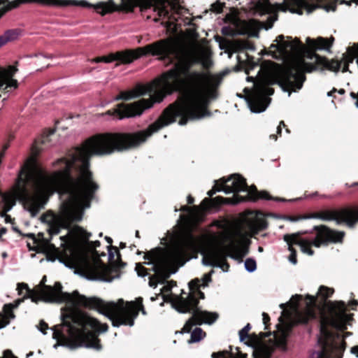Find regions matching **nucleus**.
Segmentation results:
<instances>
[{
    "label": "nucleus",
    "mask_w": 358,
    "mask_h": 358,
    "mask_svg": "<svg viewBox=\"0 0 358 358\" xmlns=\"http://www.w3.org/2000/svg\"><path fill=\"white\" fill-rule=\"evenodd\" d=\"M52 166L57 169L48 173L38 169L36 159L31 158L22 167L15 183L16 196L32 217L55 192L64 197L57 220L48 225L51 236L59 234L61 229H69L73 223L80 222L84 208L90 206L99 189L87 159L69 151L55 161Z\"/></svg>",
    "instance_id": "nucleus-2"
},
{
    "label": "nucleus",
    "mask_w": 358,
    "mask_h": 358,
    "mask_svg": "<svg viewBox=\"0 0 358 358\" xmlns=\"http://www.w3.org/2000/svg\"><path fill=\"white\" fill-rule=\"evenodd\" d=\"M229 181L231 182V185H230L231 187H229V186H227L224 188L223 187L222 188H217V185H215L213 187V188L207 192V194L210 197H212L216 192H220V191H224L226 194L238 193V192L239 190L243 189V187H244V185L245 186L246 185L245 182L242 179L238 178V179L233 180L232 176L231 177H229ZM210 199H213V198H210Z\"/></svg>",
    "instance_id": "nucleus-21"
},
{
    "label": "nucleus",
    "mask_w": 358,
    "mask_h": 358,
    "mask_svg": "<svg viewBox=\"0 0 358 358\" xmlns=\"http://www.w3.org/2000/svg\"><path fill=\"white\" fill-rule=\"evenodd\" d=\"M201 280L194 278L189 282L190 290L187 297L180 296L175 303V308L180 313H190L192 310H201L199 307V299H205V294L200 290Z\"/></svg>",
    "instance_id": "nucleus-15"
},
{
    "label": "nucleus",
    "mask_w": 358,
    "mask_h": 358,
    "mask_svg": "<svg viewBox=\"0 0 358 358\" xmlns=\"http://www.w3.org/2000/svg\"><path fill=\"white\" fill-rule=\"evenodd\" d=\"M46 287H51L50 285H44L40 290L29 289L27 284L22 282L17 284L18 294L21 295L24 290L26 291L24 298L31 299L33 302L37 303L39 300L45 302L57 303L55 301L48 300V292L45 291Z\"/></svg>",
    "instance_id": "nucleus-19"
},
{
    "label": "nucleus",
    "mask_w": 358,
    "mask_h": 358,
    "mask_svg": "<svg viewBox=\"0 0 358 358\" xmlns=\"http://www.w3.org/2000/svg\"><path fill=\"white\" fill-rule=\"evenodd\" d=\"M159 283L155 275H150L149 278V285L152 287L155 288L157 284Z\"/></svg>",
    "instance_id": "nucleus-48"
},
{
    "label": "nucleus",
    "mask_w": 358,
    "mask_h": 358,
    "mask_svg": "<svg viewBox=\"0 0 358 358\" xmlns=\"http://www.w3.org/2000/svg\"><path fill=\"white\" fill-rule=\"evenodd\" d=\"M229 178L227 179H225L224 178H221L219 181H215V184L217 185V188H224L227 186L230 187L231 182L229 181Z\"/></svg>",
    "instance_id": "nucleus-44"
},
{
    "label": "nucleus",
    "mask_w": 358,
    "mask_h": 358,
    "mask_svg": "<svg viewBox=\"0 0 358 358\" xmlns=\"http://www.w3.org/2000/svg\"><path fill=\"white\" fill-rule=\"evenodd\" d=\"M342 61L337 59H331L329 61L326 57H319L317 65H319L318 70L328 69L331 71H339L341 66Z\"/></svg>",
    "instance_id": "nucleus-23"
},
{
    "label": "nucleus",
    "mask_w": 358,
    "mask_h": 358,
    "mask_svg": "<svg viewBox=\"0 0 358 358\" xmlns=\"http://www.w3.org/2000/svg\"><path fill=\"white\" fill-rule=\"evenodd\" d=\"M57 218L58 214H55L51 210L47 211L46 213H43L41 217L42 222L45 223L48 225L57 220Z\"/></svg>",
    "instance_id": "nucleus-31"
},
{
    "label": "nucleus",
    "mask_w": 358,
    "mask_h": 358,
    "mask_svg": "<svg viewBox=\"0 0 358 358\" xmlns=\"http://www.w3.org/2000/svg\"><path fill=\"white\" fill-rule=\"evenodd\" d=\"M262 317H263V322H264V324L265 326L264 329L266 330H268L269 329V326L271 324V323H270V320H271L270 316L266 313H262Z\"/></svg>",
    "instance_id": "nucleus-47"
},
{
    "label": "nucleus",
    "mask_w": 358,
    "mask_h": 358,
    "mask_svg": "<svg viewBox=\"0 0 358 358\" xmlns=\"http://www.w3.org/2000/svg\"><path fill=\"white\" fill-rule=\"evenodd\" d=\"M236 235L238 238H231L229 244L224 247V250L227 256L241 262L249 252L251 241L248 234L241 231H238Z\"/></svg>",
    "instance_id": "nucleus-16"
},
{
    "label": "nucleus",
    "mask_w": 358,
    "mask_h": 358,
    "mask_svg": "<svg viewBox=\"0 0 358 358\" xmlns=\"http://www.w3.org/2000/svg\"><path fill=\"white\" fill-rule=\"evenodd\" d=\"M334 289L333 288H331V287H326L324 285H321L319 288V293H320V295L323 301V302L324 303V307L327 310V312L328 313V315L326 316V315H323L320 320V324H322V321L324 320V319H326V318H329L331 316H330V314H329V309H328V303L329 302H343V301H327V299L329 297H331L332 296V294H334ZM344 303H345L344 301H343ZM345 305V307H346V310H345V314L348 315L346 313V312L348 311V308H347V306H346V304ZM350 315H352V317L347 321L349 322L350 320H352V314H350ZM321 328V327H320V329Z\"/></svg>",
    "instance_id": "nucleus-22"
},
{
    "label": "nucleus",
    "mask_w": 358,
    "mask_h": 358,
    "mask_svg": "<svg viewBox=\"0 0 358 358\" xmlns=\"http://www.w3.org/2000/svg\"><path fill=\"white\" fill-rule=\"evenodd\" d=\"M313 231L315 232V237L313 240L301 237L302 235L308 233L306 231L286 234L283 236V240L285 242L292 240L294 245L300 246L302 252L312 256L315 253L311 248L312 246L320 248L322 245H328L329 243H343L345 235L344 231L332 229L324 224L314 226Z\"/></svg>",
    "instance_id": "nucleus-10"
},
{
    "label": "nucleus",
    "mask_w": 358,
    "mask_h": 358,
    "mask_svg": "<svg viewBox=\"0 0 358 358\" xmlns=\"http://www.w3.org/2000/svg\"><path fill=\"white\" fill-rule=\"evenodd\" d=\"M203 200L201 201L200 206H193L189 207L188 206H182L180 210L185 213H192L196 216L200 215L203 211H207L210 209H219L220 208H213L211 203L203 204Z\"/></svg>",
    "instance_id": "nucleus-24"
},
{
    "label": "nucleus",
    "mask_w": 358,
    "mask_h": 358,
    "mask_svg": "<svg viewBox=\"0 0 358 358\" xmlns=\"http://www.w3.org/2000/svg\"><path fill=\"white\" fill-rule=\"evenodd\" d=\"M87 278L90 280H99L111 282L114 275L118 276L119 270L116 267H109L101 261L93 264H88L84 268Z\"/></svg>",
    "instance_id": "nucleus-17"
},
{
    "label": "nucleus",
    "mask_w": 358,
    "mask_h": 358,
    "mask_svg": "<svg viewBox=\"0 0 358 358\" xmlns=\"http://www.w3.org/2000/svg\"><path fill=\"white\" fill-rule=\"evenodd\" d=\"M172 285H166L162 288V292H169L171 291Z\"/></svg>",
    "instance_id": "nucleus-55"
},
{
    "label": "nucleus",
    "mask_w": 358,
    "mask_h": 358,
    "mask_svg": "<svg viewBox=\"0 0 358 358\" xmlns=\"http://www.w3.org/2000/svg\"><path fill=\"white\" fill-rule=\"evenodd\" d=\"M57 257L54 253H48L47 255V259L49 261L54 262L56 259Z\"/></svg>",
    "instance_id": "nucleus-57"
},
{
    "label": "nucleus",
    "mask_w": 358,
    "mask_h": 358,
    "mask_svg": "<svg viewBox=\"0 0 358 358\" xmlns=\"http://www.w3.org/2000/svg\"><path fill=\"white\" fill-rule=\"evenodd\" d=\"M120 6H117L113 0H108L106 2L101 1L96 4H92L85 0H14L10 2L9 0H0V5L3 3L4 6L0 8V18L8 11L19 7L22 3H40L46 6H76L85 8H94L97 13L101 15H105L107 13H111L114 11L123 10L127 13V0H121Z\"/></svg>",
    "instance_id": "nucleus-9"
},
{
    "label": "nucleus",
    "mask_w": 358,
    "mask_h": 358,
    "mask_svg": "<svg viewBox=\"0 0 358 358\" xmlns=\"http://www.w3.org/2000/svg\"><path fill=\"white\" fill-rule=\"evenodd\" d=\"M313 41L315 39L307 38L308 48L304 50L303 57H297L286 65L279 72L277 81L265 77L255 83L253 90L244 89L245 99L252 112L261 113L266 110L271 101L266 96L274 93V89L271 85L277 83L284 91L295 92L302 87L306 73L318 70L319 57H322L316 53V50L320 49L312 45Z\"/></svg>",
    "instance_id": "nucleus-3"
},
{
    "label": "nucleus",
    "mask_w": 358,
    "mask_h": 358,
    "mask_svg": "<svg viewBox=\"0 0 358 358\" xmlns=\"http://www.w3.org/2000/svg\"><path fill=\"white\" fill-rule=\"evenodd\" d=\"M328 309L331 317L322 321L320 329L318 343L322 349L313 353L310 358H343L346 348L345 337L341 333L331 331L329 327L344 331L347 329V321L352 315L345 314L343 302H329Z\"/></svg>",
    "instance_id": "nucleus-6"
},
{
    "label": "nucleus",
    "mask_w": 358,
    "mask_h": 358,
    "mask_svg": "<svg viewBox=\"0 0 358 358\" xmlns=\"http://www.w3.org/2000/svg\"><path fill=\"white\" fill-rule=\"evenodd\" d=\"M206 336V332L203 331L201 328H195L192 334L191 338L189 341V343H196L200 341Z\"/></svg>",
    "instance_id": "nucleus-32"
},
{
    "label": "nucleus",
    "mask_w": 358,
    "mask_h": 358,
    "mask_svg": "<svg viewBox=\"0 0 358 358\" xmlns=\"http://www.w3.org/2000/svg\"><path fill=\"white\" fill-rule=\"evenodd\" d=\"M275 41L279 43L280 53H287L289 49L293 48L292 41H285L283 35H279Z\"/></svg>",
    "instance_id": "nucleus-29"
},
{
    "label": "nucleus",
    "mask_w": 358,
    "mask_h": 358,
    "mask_svg": "<svg viewBox=\"0 0 358 358\" xmlns=\"http://www.w3.org/2000/svg\"><path fill=\"white\" fill-rule=\"evenodd\" d=\"M190 313L192 315L185 322L181 330L182 334L191 332L194 325H201L203 323L211 324L218 317V315L216 313H210L207 310H192Z\"/></svg>",
    "instance_id": "nucleus-18"
},
{
    "label": "nucleus",
    "mask_w": 358,
    "mask_h": 358,
    "mask_svg": "<svg viewBox=\"0 0 358 358\" xmlns=\"http://www.w3.org/2000/svg\"><path fill=\"white\" fill-rule=\"evenodd\" d=\"M177 50V44L172 37L159 39L143 47L136 49H127L110 53L106 56L97 57L92 60V62L110 63L114 61L120 64H130L143 56H159L160 59L170 58Z\"/></svg>",
    "instance_id": "nucleus-7"
},
{
    "label": "nucleus",
    "mask_w": 358,
    "mask_h": 358,
    "mask_svg": "<svg viewBox=\"0 0 358 358\" xmlns=\"http://www.w3.org/2000/svg\"><path fill=\"white\" fill-rule=\"evenodd\" d=\"M245 269L249 272H253L257 268L256 261L252 258H248L245 261Z\"/></svg>",
    "instance_id": "nucleus-38"
},
{
    "label": "nucleus",
    "mask_w": 358,
    "mask_h": 358,
    "mask_svg": "<svg viewBox=\"0 0 358 358\" xmlns=\"http://www.w3.org/2000/svg\"><path fill=\"white\" fill-rule=\"evenodd\" d=\"M213 272V271H212L211 272L203 275L202 278L203 283L201 285V286H203V287L208 286V283L212 280L211 273Z\"/></svg>",
    "instance_id": "nucleus-45"
},
{
    "label": "nucleus",
    "mask_w": 358,
    "mask_h": 358,
    "mask_svg": "<svg viewBox=\"0 0 358 358\" xmlns=\"http://www.w3.org/2000/svg\"><path fill=\"white\" fill-rule=\"evenodd\" d=\"M187 201L188 204H192L194 202V199L192 195H188L187 198Z\"/></svg>",
    "instance_id": "nucleus-60"
},
{
    "label": "nucleus",
    "mask_w": 358,
    "mask_h": 358,
    "mask_svg": "<svg viewBox=\"0 0 358 358\" xmlns=\"http://www.w3.org/2000/svg\"><path fill=\"white\" fill-rule=\"evenodd\" d=\"M288 246V250L290 252V255L288 257L289 261L293 264H297V252L296 250L294 248V243H292V240H289V242H286Z\"/></svg>",
    "instance_id": "nucleus-33"
},
{
    "label": "nucleus",
    "mask_w": 358,
    "mask_h": 358,
    "mask_svg": "<svg viewBox=\"0 0 358 358\" xmlns=\"http://www.w3.org/2000/svg\"><path fill=\"white\" fill-rule=\"evenodd\" d=\"M242 179L245 183V186L243 187V189H241L238 192H248L247 195L245 196H242L237 193L234 195L232 198H224L221 196H218L214 197L213 199H203V204H209L211 203L213 208H220L222 205L228 204V205H236L241 202L251 201H257V194L259 191H258L257 187L254 185L251 186H248L246 180L239 174H234L232 175V179Z\"/></svg>",
    "instance_id": "nucleus-14"
},
{
    "label": "nucleus",
    "mask_w": 358,
    "mask_h": 358,
    "mask_svg": "<svg viewBox=\"0 0 358 358\" xmlns=\"http://www.w3.org/2000/svg\"><path fill=\"white\" fill-rule=\"evenodd\" d=\"M309 302L303 310H296L293 315L292 310H283L278 318L279 323L276 324L277 331H273L274 338L280 344L285 345L286 339L292 329L297 325L308 324L317 318L316 297L307 295Z\"/></svg>",
    "instance_id": "nucleus-11"
},
{
    "label": "nucleus",
    "mask_w": 358,
    "mask_h": 358,
    "mask_svg": "<svg viewBox=\"0 0 358 358\" xmlns=\"http://www.w3.org/2000/svg\"><path fill=\"white\" fill-rule=\"evenodd\" d=\"M138 275L141 277L146 276L148 273V268L143 266L141 263H137L135 268Z\"/></svg>",
    "instance_id": "nucleus-42"
},
{
    "label": "nucleus",
    "mask_w": 358,
    "mask_h": 358,
    "mask_svg": "<svg viewBox=\"0 0 358 358\" xmlns=\"http://www.w3.org/2000/svg\"><path fill=\"white\" fill-rule=\"evenodd\" d=\"M0 358H17L13 355L10 350H6L3 352V356Z\"/></svg>",
    "instance_id": "nucleus-51"
},
{
    "label": "nucleus",
    "mask_w": 358,
    "mask_h": 358,
    "mask_svg": "<svg viewBox=\"0 0 358 358\" xmlns=\"http://www.w3.org/2000/svg\"><path fill=\"white\" fill-rule=\"evenodd\" d=\"M247 338L248 339V342L247 343L248 345H254L260 343L259 336L255 333L251 334Z\"/></svg>",
    "instance_id": "nucleus-43"
},
{
    "label": "nucleus",
    "mask_w": 358,
    "mask_h": 358,
    "mask_svg": "<svg viewBox=\"0 0 358 358\" xmlns=\"http://www.w3.org/2000/svg\"><path fill=\"white\" fill-rule=\"evenodd\" d=\"M220 250H211L207 254H206L203 257V263L207 266H215V265H218L216 263L217 259L220 258Z\"/></svg>",
    "instance_id": "nucleus-27"
},
{
    "label": "nucleus",
    "mask_w": 358,
    "mask_h": 358,
    "mask_svg": "<svg viewBox=\"0 0 358 358\" xmlns=\"http://www.w3.org/2000/svg\"><path fill=\"white\" fill-rule=\"evenodd\" d=\"M357 57L358 59V43L356 46L348 48L347 52L343 55V58L341 61L345 64H351Z\"/></svg>",
    "instance_id": "nucleus-28"
},
{
    "label": "nucleus",
    "mask_w": 358,
    "mask_h": 358,
    "mask_svg": "<svg viewBox=\"0 0 358 358\" xmlns=\"http://www.w3.org/2000/svg\"><path fill=\"white\" fill-rule=\"evenodd\" d=\"M87 245H88V247L94 250L97 247H99L101 245V243L99 241H89V242L87 243Z\"/></svg>",
    "instance_id": "nucleus-52"
},
{
    "label": "nucleus",
    "mask_w": 358,
    "mask_h": 358,
    "mask_svg": "<svg viewBox=\"0 0 358 358\" xmlns=\"http://www.w3.org/2000/svg\"><path fill=\"white\" fill-rule=\"evenodd\" d=\"M213 358H247L246 354L238 352V355L235 357L234 354L228 351H222L218 352H213L212 355Z\"/></svg>",
    "instance_id": "nucleus-30"
},
{
    "label": "nucleus",
    "mask_w": 358,
    "mask_h": 358,
    "mask_svg": "<svg viewBox=\"0 0 358 358\" xmlns=\"http://www.w3.org/2000/svg\"><path fill=\"white\" fill-rule=\"evenodd\" d=\"M19 34L17 29H9L4 33V38L7 40V42L15 40Z\"/></svg>",
    "instance_id": "nucleus-39"
},
{
    "label": "nucleus",
    "mask_w": 358,
    "mask_h": 358,
    "mask_svg": "<svg viewBox=\"0 0 358 358\" xmlns=\"http://www.w3.org/2000/svg\"><path fill=\"white\" fill-rule=\"evenodd\" d=\"M270 48L271 49H275V50H277L279 52H280V46H279V43L277 42V44H272L271 46H270Z\"/></svg>",
    "instance_id": "nucleus-63"
},
{
    "label": "nucleus",
    "mask_w": 358,
    "mask_h": 358,
    "mask_svg": "<svg viewBox=\"0 0 358 358\" xmlns=\"http://www.w3.org/2000/svg\"><path fill=\"white\" fill-rule=\"evenodd\" d=\"M349 65L348 64H345V63H343V69H342V72L343 73H345V72H350V70H349Z\"/></svg>",
    "instance_id": "nucleus-59"
},
{
    "label": "nucleus",
    "mask_w": 358,
    "mask_h": 358,
    "mask_svg": "<svg viewBox=\"0 0 358 358\" xmlns=\"http://www.w3.org/2000/svg\"><path fill=\"white\" fill-rule=\"evenodd\" d=\"M10 320L6 315L0 313V329L5 327L9 324Z\"/></svg>",
    "instance_id": "nucleus-46"
},
{
    "label": "nucleus",
    "mask_w": 358,
    "mask_h": 358,
    "mask_svg": "<svg viewBox=\"0 0 358 358\" xmlns=\"http://www.w3.org/2000/svg\"><path fill=\"white\" fill-rule=\"evenodd\" d=\"M0 215H1V217H5V222H6V223H8V222H10V223H13V222L14 221V219H13V218L10 217V215H8V214H7V213H6V215H3V211H1V212L0 213Z\"/></svg>",
    "instance_id": "nucleus-54"
},
{
    "label": "nucleus",
    "mask_w": 358,
    "mask_h": 358,
    "mask_svg": "<svg viewBox=\"0 0 358 358\" xmlns=\"http://www.w3.org/2000/svg\"><path fill=\"white\" fill-rule=\"evenodd\" d=\"M222 34L229 36H234L235 35V32L233 29L229 27H223L222 29Z\"/></svg>",
    "instance_id": "nucleus-49"
},
{
    "label": "nucleus",
    "mask_w": 358,
    "mask_h": 358,
    "mask_svg": "<svg viewBox=\"0 0 358 358\" xmlns=\"http://www.w3.org/2000/svg\"><path fill=\"white\" fill-rule=\"evenodd\" d=\"M27 236L31 238L34 241V243H37L38 240L36 239V238L34 234H29L27 235Z\"/></svg>",
    "instance_id": "nucleus-64"
},
{
    "label": "nucleus",
    "mask_w": 358,
    "mask_h": 358,
    "mask_svg": "<svg viewBox=\"0 0 358 358\" xmlns=\"http://www.w3.org/2000/svg\"><path fill=\"white\" fill-rule=\"evenodd\" d=\"M71 322L80 329L77 330L73 339L76 347H85L99 350L102 348L98 336L108 330L106 323H101L97 319L83 311L68 316Z\"/></svg>",
    "instance_id": "nucleus-8"
},
{
    "label": "nucleus",
    "mask_w": 358,
    "mask_h": 358,
    "mask_svg": "<svg viewBox=\"0 0 358 358\" xmlns=\"http://www.w3.org/2000/svg\"><path fill=\"white\" fill-rule=\"evenodd\" d=\"M304 219H319L325 222L334 221L336 224H345L353 229L358 223V206H348L340 208H324L303 215H289L287 220L297 222Z\"/></svg>",
    "instance_id": "nucleus-12"
},
{
    "label": "nucleus",
    "mask_w": 358,
    "mask_h": 358,
    "mask_svg": "<svg viewBox=\"0 0 358 358\" xmlns=\"http://www.w3.org/2000/svg\"><path fill=\"white\" fill-rule=\"evenodd\" d=\"M169 62L172 67L146 85H139L131 91H122L115 100H130L148 93L152 94L149 99H141L131 103H120L106 112L118 120L141 116L145 110L150 108L155 103L176 92L180 96L169 104L157 120L146 129L136 132H108L95 134L86 139L80 146L70 151L90 162L92 156L110 155L138 148L162 128L176 121L185 125L189 120H200L210 116L208 110L210 99L217 96V84L212 82V76L203 71L193 70L199 61L196 56L187 51L172 55Z\"/></svg>",
    "instance_id": "nucleus-1"
},
{
    "label": "nucleus",
    "mask_w": 358,
    "mask_h": 358,
    "mask_svg": "<svg viewBox=\"0 0 358 358\" xmlns=\"http://www.w3.org/2000/svg\"><path fill=\"white\" fill-rule=\"evenodd\" d=\"M7 43H8L7 40L6 39V38H4V35L1 36H0V48H1L3 45L6 44Z\"/></svg>",
    "instance_id": "nucleus-58"
},
{
    "label": "nucleus",
    "mask_w": 358,
    "mask_h": 358,
    "mask_svg": "<svg viewBox=\"0 0 358 358\" xmlns=\"http://www.w3.org/2000/svg\"><path fill=\"white\" fill-rule=\"evenodd\" d=\"M271 334L274 335V333L271 332V331H268L267 332H260L258 334L260 338V343L262 341V340L265 339L267 337H269Z\"/></svg>",
    "instance_id": "nucleus-53"
},
{
    "label": "nucleus",
    "mask_w": 358,
    "mask_h": 358,
    "mask_svg": "<svg viewBox=\"0 0 358 358\" xmlns=\"http://www.w3.org/2000/svg\"><path fill=\"white\" fill-rule=\"evenodd\" d=\"M71 234L77 238L83 244L87 245L91 237V233L78 225H75L71 229Z\"/></svg>",
    "instance_id": "nucleus-25"
},
{
    "label": "nucleus",
    "mask_w": 358,
    "mask_h": 358,
    "mask_svg": "<svg viewBox=\"0 0 358 358\" xmlns=\"http://www.w3.org/2000/svg\"><path fill=\"white\" fill-rule=\"evenodd\" d=\"M7 232V229L6 227H1L0 229V239H1L3 235L6 234Z\"/></svg>",
    "instance_id": "nucleus-62"
},
{
    "label": "nucleus",
    "mask_w": 358,
    "mask_h": 358,
    "mask_svg": "<svg viewBox=\"0 0 358 358\" xmlns=\"http://www.w3.org/2000/svg\"><path fill=\"white\" fill-rule=\"evenodd\" d=\"M224 3L217 1L211 4L210 10L215 13H221L223 11Z\"/></svg>",
    "instance_id": "nucleus-41"
},
{
    "label": "nucleus",
    "mask_w": 358,
    "mask_h": 358,
    "mask_svg": "<svg viewBox=\"0 0 358 358\" xmlns=\"http://www.w3.org/2000/svg\"><path fill=\"white\" fill-rule=\"evenodd\" d=\"M13 308L14 305L13 303H6L3 306V315H6L8 317V320L10 318H13L15 317V315L13 313Z\"/></svg>",
    "instance_id": "nucleus-37"
},
{
    "label": "nucleus",
    "mask_w": 358,
    "mask_h": 358,
    "mask_svg": "<svg viewBox=\"0 0 358 358\" xmlns=\"http://www.w3.org/2000/svg\"><path fill=\"white\" fill-rule=\"evenodd\" d=\"M38 329L43 334H45L46 330L48 329V325L45 321L41 320Z\"/></svg>",
    "instance_id": "nucleus-50"
},
{
    "label": "nucleus",
    "mask_w": 358,
    "mask_h": 358,
    "mask_svg": "<svg viewBox=\"0 0 358 358\" xmlns=\"http://www.w3.org/2000/svg\"><path fill=\"white\" fill-rule=\"evenodd\" d=\"M351 352L356 355L358 357V345L354 346L351 348Z\"/></svg>",
    "instance_id": "nucleus-61"
},
{
    "label": "nucleus",
    "mask_w": 358,
    "mask_h": 358,
    "mask_svg": "<svg viewBox=\"0 0 358 358\" xmlns=\"http://www.w3.org/2000/svg\"><path fill=\"white\" fill-rule=\"evenodd\" d=\"M216 263L218 265H215V267L221 268L224 271H228L229 268V264L226 259V256L220 251V258L217 259Z\"/></svg>",
    "instance_id": "nucleus-34"
},
{
    "label": "nucleus",
    "mask_w": 358,
    "mask_h": 358,
    "mask_svg": "<svg viewBox=\"0 0 358 358\" xmlns=\"http://www.w3.org/2000/svg\"><path fill=\"white\" fill-rule=\"evenodd\" d=\"M203 238L196 236L191 230L184 231L177 245L170 251L164 252L160 248L151 250L145 254L143 258L148 260L147 264H152L151 271L155 272L160 284H165L170 277V268L173 266H183L185 257L189 253L197 255L203 247ZM174 269L171 273H175Z\"/></svg>",
    "instance_id": "nucleus-5"
},
{
    "label": "nucleus",
    "mask_w": 358,
    "mask_h": 358,
    "mask_svg": "<svg viewBox=\"0 0 358 358\" xmlns=\"http://www.w3.org/2000/svg\"><path fill=\"white\" fill-rule=\"evenodd\" d=\"M17 71V68L13 65H10L7 68L0 67V90L9 91L8 88L16 89L17 87V81L13 79V76Z\"/></svg>",
    "instance_id": "nucleus-20"
},
{
    "label": "nucleus",
    "mask_w": 358,
    "mask_h": 358,
    "mask_svg": "<svg viewBox=\"0 0 358 358\" xmlns=\"http://www.w3.org/2000/svg\"><path fill=\"white\" fill-rule=\"evenodd\" d=\"M351 0H325L323 5L313 2V0H284L283 4H280L279 7L282 11L289 10L292 13L302 15L303 10L308 13H312L316 8H323L327 11H336L337 4H345L350 6Z\"/></svg>",
    "instance_id": "nucleus-13"
},
{
    "label": "nucleus",
    "mask_w": 358,
    "mask_h": 358,
    "mask_svg": "<svg viewBox=\"0 0 358 358\" xmlns=\"http://www.w3.org/2000/svg\"><path fill=\"white\" fill-rule=\"evenodd\" d=\"M257 200L259 199H264V200H274L277 201H285L284 199L273 197L267 191H259V194L257 196Z\"/></svg>",
    "instance_id": "nucleus-36"
},
{
    "label": "nucleus",
    "mask_w": 358,
    "mask_h": 358,
    "mask_svg": "<svg viewBox=\"0 0 358 358\" xmlns=\"http://www.w3.org/2000/svg\"><path fill=\"white\" fill-rule=\"evenodd\" d=\"M334 42V37L331 36L329 38L322 36L317 37L315 41H312V45H315L316 48L329 50Z\"/></svg>",
    "instance_id": "nucleus-26"
},
{
    "label": "nucleus",
    "mask_w": 358,
    "mask_h": 358,
    "mask_svg": "<svg viewBox=\"0 0 358 358\" xmlns=\"http://www.w3.org/2000/svg\"><path fill=\"white\" fill-rule=\"evenodd\" d=\"M48 300L57 303H66L89 310H95L106 315L115 327L122 325L132 327L134 320L141 312L143 315L148 313L143 305V298L138 296L134 301H127L124 306L120 307L114 302H106L96 296L87 297L75 290L71 294L62 292V285L56 282L53 287H46Z\"/></svg>",
    "instance_id": "nucleus-4"
},
{
    "label": "nucleus",
    "mask_w": 358,
    "mask_h": 358,
    "mask_svg": "<svg viewBox=\"0 0 358 358\" xmlns=\"http://www.w3.org/2000/svg\"><path fill=\"white\" fill-rule=\"evenodd\" d=\"M108 257H109L110 260H113L114 259L115 253H116L117 256V259L120 262V266H124V265H126L125 263H124L121 261V255H120V252L118 248L116 246L109 245V246H108Z\"/></svg>",
    "instance_id": "nucleus-35"
},
{
    "label": "nucleus",
    "mask_w": 358,
    "mask_h": 358,
    "mask_svg": "<svg viewBox=\"0 0 358 358\" xmlns=\"http://www.w3.org/2000/svg\"><path fill=\"white\" fill-rule=\"evenodd\" d=\"M251 329V325L250 323H248L240 331L239 336L240 340L243 341L245 338L250 336L249 331Z\"/></svg>",
    "instance_id": "nucleus-40"
},
{
    "label": "nucleus",
    "mask_w": 358,
    "mask_h": 358,
    "mask_svg": "<svg viewBox=\"0 0 358 358\" xmlns=\"http://www.w3.org/2000/svg\"><path fill=\"white\" fill-rule=\"evenodd\" d=\"M26 298H24V296L22 299H18L16 301H15L14 303H13L14 305V308H17L22 302L24 301V300Z\"/></svg>",
    "instance_id": "nucleus-56"
}]
</instances>
